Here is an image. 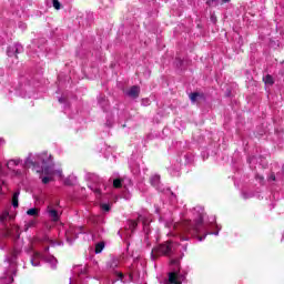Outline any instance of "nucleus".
Here are the masks:
<instances>
[{"mask_svg": "<svg viewBox=\"0 0 284 284\" xmlns=\"http://www.w3.org/2000/svg\"><path fill=\"white\" fill-rule=\"evenodd\" d=\"M42 164V174H45L42 178V183L48 185L50 181H52V174H54V164L52 163V155L48 154V152L39 153L36 155V160H32V154H30L27 160L24 161L26 168H31V165H39Z\"/></svg>", "mask_w": 284, "mask_h": 284, "instance_id": "f257e3e1", "label": "nucleus"}, {"mask_svg": "<svg viewBox=\"0 0 284 284\" xmlns=\"http://www.w3.org/2000/svg\"><path fill=\"white\" fill-rule=\"evenodd\" d=\"M19 194H20L19 191L13 193V196H12V206L13 207H19Z\"/></svg>", "mask_w": 284, "mask_h": 284, "instance_id": "4468645a", "label": "nucleus"}, {"mask_svg": "<svg viewBox=\"0 0 284 284\" xmlns=\"http://www.w3.org/2000/svg\"><path fill=\"white\" fill-rule=\"evenodd\" d=\"M174 252V245L172 242H168L166 244H161L156 246L151 252V258L154 261L156 256H170Z\"/></svg>", "mask_w": 284, "mask_h": 284, "instance_id": "20e7f679", "label": "nucleus"}, {"mask_svg": "<svg viewBox=\"0 0 284 284\" xmlns=\"http://www.w3.org/2000/svg\"><path fill=\"white\" fill-rule=\"evenodd\" d=\"M224 3H229L230 0H222Z\"/></svg>", "mask_w": 284, "mask_h": 284, "instance_id": "c9c22d12", "label": "nucleus"}, {"mask_svg": "<svg viewBox=\"0 0 284 284\" xmlns=\"http://www.w3.org/2000/svg\"><path fill=\"white\" fill-rule=\"evenodd\" d=\"M105 247V243L103 242H100L95 245V254H101V252H103Z\"/></svg>", "mask_w": 284, "mask_h": 284, "instance_id": "f3484780", "label": "nucleus"}, {"mask_svg": "<svg viewBox=\"0 0 284 284\" xmlns=\"http://www.w3.org/2000/svg\"><path fill=\"white\" fill-rule=\"evenodd\" d=\"M47 214L51 217V220L57 223L59 221V212L50 206L47 207Z\"/></svg>", "mask_w": 284, "mask_h": 284, "instance_id": "9d476101", "label": "nucleus"}, {"mask_svg": "<svg viewBox=\"0 0 284 284\" xmlns=\"http://www.w3.org/2000/svg\"><path fill=\"white\" fill-rule=\"evenodd\" d=\"M92 179H94L95 181H101L97 175L92 174Z\"/></svg>", "mask_w": 284, "mask_h": 284, "instance_id": "7c9ffc66", "label": "nucleus"}, {"mask_svg": "<svg viewBox=\"0 0 284 284\" xmlns=\"http://www.w3.org/2000/svg\"><path fill=\"white\" fill-rule=\"evenodd\" d=\"M40 212H41V210H39L37 207H32L27 211V215L33 216V219H37L39 216Z\"/></svg>", "mask_w": 284, "mask_h": 284, "instance_id": "f8f14e48", "label": "nucleus"}, {"mask_svg": "<svg viewBox=\"0 0 284 284\" xmlns=\"http://www.w3.org/2000/svg\"><path fill=\"white\" fill-rule=\"evenodd\" d=\"M110 267H113V268L119 267V260L118 258H112Z\"/></svg>", "mask_w": 284, "mask_h": 284, "instance_id": "b1692460", "label": "nucleus"}, {"mask_svg": "<svg viewBox=\"0 0 284 284\" xmlns=\"http://www.w3.org/2000/svg\"><path fill=\"white\" fill-rule=\"evenodd\" d=\"M65 185H70V182L65 181Z\"/></svg>", "mask_w": 284, "mask_h": 284, "instance_id": "58836bf2", "label": "nucleus"}, {"mask_svg": "<svg viewBox=\"0 0 284 284\" xmlns=\"http://www.w3.org/2000/svg\"><path fill=\"white\" fill-rule=\"evenodd\" d=\"M119 278L123 280V273H119Z\"/></svg>", "mask_w": 284, "mask_h": 284, "instance_id": "72a5a7b5", "label": "nucleus"}, {"mask_svg": "<svg viewBox=\"0 0 284 284\" xmlns=\"http://www.w3.org/2000/svg\"><path fill=\"white\" fill-rule=\"evenodd\" d=\"M215 227L217 230L216 232H209L203 237H199V241H203V239H205V236H207V234H211L213 236H219V232H221V226H219V224H216Z\"/></svg>", "mask_w": 284, "mask_h": 284, "instance_id": "2eb2a0df", "label": "nucleus"}, {"mask_svg": "<svg viewBox=\"0 0 284 284\" xmlns=\"http://www.w3.org/2000/svg\"><path fill=\"white\" fill-rule=\"evenodd\" d=\"M59 102H60V103H63V99L60 98V99H59Z\"/></svg>", "mask_w": 284, "mask_h": 284, "instance_id": "e433bc0d", "label": "nucleus"}, {"mask_svg": "<svg viewBox=\"0 0 284 284\" xmlns=\"http://www.w3.org/2000/svg\"><path fill=\"white\" fill-rule=\"evenodd\" d=\"M101 207L104 212H110V204H102Z\"/></svg>", "mask_w": 284, "mask_h": 284, "instance_id": "cd10ccee", "label": "nucleus"}, {"mask_svg": "<svg viewBox=\"0 0 284 284\" xmlns=\"http://www.w3.org/2000/svg\"><path fill=\"white\" fill-rule=\"evenodd\" d=\"M139 94H141V89L138 85H133L126 92V95L131 99H139Z\"/></svg>", "mask_w": 284, "mask_h": 284, "instance_id": "1a4fd4ad", "label": "nucleus"}, {"mask_svg": "<svg viewBox=\"0 0 284 284\" xmlns=\"http://www.w3.org/2000/svg\"><path fill=\"white\" fill-rule=\"evenodd\" d=\"M171 263H172V265H179V261H176V260H172Z\"/></svg>", "mask_w": 284, "mask_h": 284, "instance_id": "c756f323", "label": "nucleus"}, {"mask_svg": "<svg viewBox=\"0 0 284 284\" xmlns=\"http://www.w3.org/2000/svg\"><path fill=\"white\" fill-rule=\"evenodd\" d=\"M17 256H19V251H13L11 258L8 260L10 263V270L7 271L6 277H2L0 284H11L14 282V276H17Z\"/></svg>", "mask_w": 284, "mask_h": 284, "instance_id": "f03ea898", "label": "nucleus"}, {"mask_svg": "<svg viewBox=\"0 0 284 284\" xmlns=\"http://www.w3.org/2000/svg\"><path fill=\"white\" fill-rule=\"evenodd\" d=\"M182 241H190V236L179 235Z\"/></svg>", "mask_w": 284, "mask_h": 284, "instance_id": "c85d7f7f", "label": "nucleus"}, {"mask_svg": "<svg viewBox=\"0 0 284 284\" xmlns=\"http://www.w3.org/2000/svg\"><path fill=\"white\" fill-rule=\"evenodd\" d=\"M23 52V45L17 43L8 48L7 54L8 57H14V54H21Z\"/></svg>", "mask_w": 284, "mask_h": 284, "instance_id": "6e6552de", "label": "nucleus"}, {"mask_svg": "<svg viewBox=\"0 0 284 284\" xmlns=\"http://www.w3.org/2000/svg\"><path fill=\"white\" fill-rule=\"evenodd\" d=\"M79 234H81V227L70 226L69 230L65 232L67 242L72 245V241H74Z\"/></svg>", "mask_w": 284, "mask_h": 284, "instance_id": "423d86ee", "label": "nucleus"}, {"mask_svg": "<svg viewBox=\"0 0 284 284\" xmlns=\"http://www.w3.org/2000/svg\"><path fill=\"white\" fill-rule=\"evenodd\" d=\"M34 225H37V221L30 220L29 222H27L24 224V227H26V230H30V227H34Z\"/></svg>", "mask_w": 284, "mask_h": 284, "instance_id": "412c9836", "label": "nucleus"}, {"mask_svg": "<svg viewBox=\"0 0 284 284\" xmlns=\"http://www.w3.org/2000/svg\"><path fill=\"white\" fill-rule=\"evenodd\" d=\"M8 219H10V213L8 211H3L0 215L1 223H6V221H8Z\"/></svg>", "mask_w": 284, "mask_h": 284, "instance_id": "a211bd4d", "label": "nucleus"}, {"mask_svg": "<svg viewBox=\"0 0 284 284\" xmlns=\"http://www.w3.org/2000/svg\"><path fill=\"white\" fill-rule=\"evenodd\" d=\"M48 250H50V247H45V248H44V252H48Z\"/></svg>", "mask_w": 284, "mask_h": 284, "instance_id": "4c0bfd02", "label": "nucleus"}, {"mask_svg": "<svg viewBox=\"0 0 284 284\" xmlns=\"http://www.w3.org/2000/svg\"><path fill=\"white\" fill-rule=\"evenodd\" d=\"M190 99L192 103H196V99H199V93L197 92L191 93Z\"/></svg>", "mask_w": 284, "mask_h": 284, "instance_id": "4be33fe9", "label": "nucleus"}, {"mask_svg": "<svg viewBox=\"0 0 284 284\" xmlns=\"http://www.w3.org/2000/svg\"><path fill=\"white\" fill-rule=\"evenodd\" d=\"M57 174L60 176H63V172H61V171H57Z\"/></svg>", "mask_w": 284, "mask_h": 284, "instance_id": "473e14b6", "label": "nucleus"}, {"mask_svg": "<svg viewBox=\"0 0 284 284\" xmlns=\"http://www.w3.org/2000/svg\"><path fill=\"white\" fill-rule=\"evenodd\" d=\"M90 190H92L93 192H95V194H101V186H92V185H89Z\"/></svg>", "mask_w": 284, "mask_h": 284, "instance_id": "5701e85b", "label": "nucleus"}, {"mask_svg": "<svg viewBox=\"0 0 284 284\" xmlns=\"http://www.w3.org/2000/svg\"><path fill=\"white\" fill-rule=\"evenodd\" d=\"M45 261L47 263H50L51 266L57 267V258L52 255L45 256L43 253L36 252L33 256L31 257V265L33 267H39L41 265V262L39 260Z\"/></svg>", "mask_w": 284, "mask_h": 284, "instance_id": "39448f33", "label": "nucleus"}, {"mask_svg": "<svg viewBox=\"0 0 284 284\" xmlns=\"http://www.w3.org/2000/svg\"><path fill=\"white\" fill-rule=\"evenodd\" d=\"M139 221H141L143 223V225H148V223H150V221L145 220V217L143 215L139 216Z\"/></svg>", "mask_w": 284, "mask_h": 284, "instance_id": "bb28decb", "label": "nucleus"}, {"mask_svg": "<svg viewBox=\"0 0 284 284\" xmlns=\"http://www.w3.org/2000/svg\"><path fill=\"white\" fill-rule=\"evenodd\" d=\"M139 225V223H136V221H129L128 222V230H131V232H134V230H136V226Z\"/></svg>", "mask_w": 284, "mask_h": 284, "instance_id": "dca6fc26", "label": "nucleus"}, {"mask_svg": "<svg viewBox=\"0 0 284 284\" xmlns=\"http://www.w3.org/2000/svg\"><path fill=\"white\" fill-rule=\"evenodd\" d=\"M182 230L191 236H196L197 234H201L203 230V215H200L195 223H192L190 221L184 222L182 224Z\"/></svg>", "mask_w": 284, "mask_h": 284, "instance_id": "7ed1b4c3", "label": "nucleus"}, {"mask_svg": "<svg viewBox=\"0 0 284 284\" xmlns=\"http://www.w3.org/2000/svg\"><path fill=\"white\" fill-rule=\"evenodd\" d=\"M183 281H185V275H182L180 272L169 273L170 284H183Z\"/></svg>", "mask_w": 284, "mask_h": 284, "instance_id": "0eeeda50", "label": "nucleus"}, {"mask_svg": "<svg viewBox=\"0 0 284 284\" xmlns=\"http://www.w3.org/2000/svg\"><path fill=\"white\" fill-rule=\"evenodd\" d=\"M215 221H216V219L213 217L212 223H214Z\"/></svg>", "mask_w": 284, "mask_h": 284, "instance_id": "ea45409f", "label": "nucleus"}, {"mask_svg": "<svg viewBox=\"0 0 284 284\" xmlns=\"http://www.w3.org/2000/svg\"><path fill=\"white\" fill-rule=\"evenodd\" d=\"M0 250H6V245H1V246H0Z\"/></svg>", "mask_w": 284, "mask_h": 284, "instance_id": "f704fd0d", "label": "nucleus"}, {"mask_svg": "<svg viewBox=\"0 0 284 284\" xmlns=\"http://www.w3.org/2000/svg\"><path fill=\"white\" fill-rule=\"evenodd\" d=\"M113 187H121V180L116 179V180H113Z\"/></svg>", "mask_w": 284, "mask_h": 284, "instance_id": "a878e982", "label": "nucleus"}, {"mask_svg": "<svg viewBox=\"0 0 284 284\" xmlns=\"http://www.w3.org/2000/svg\"><path fill=\"white\" fill-rule=\"evenodd\" d=\"M270 179H271V181H276V176L275 175H271Z\"/></svg>", "mask_w": 284, "mask_h": 284, "instance_id": "2f4dec72", "label": "nucleus"}, {"mask_svg": "<svg viewBox=\"0 0 284 284\" xmlns=\"http://www.w3.org/2000/svg\"><path fill=\"white\" fill-rule=\"evenodd\" d=\"M19 163H21V159H16V160H10L9 162H7V168L12 169L16 168V165H19Z\"/></svg>", "mask_w": 284, "mask_h": 284, "instance_id": "ddd939ff", "label": "nucleus"}, {"mask_svg": "<svg viewBox=\"0 0 284 284\" xmlns=\"http://www.w3.org/2000/svg\"><path fill=\"white\" fill-rule=\"evenodd\" d=\"M53 8L55 10H61V2H59V0H53Z\"/></svg>", "mask_w": 284, "mask_h": 284, "instance_id": "393cba45", "label": "nucleus"}, {"mask_svg": "<svg viewBox=\"0 0 284 284\" xmlns=\"http://www.w3.org/2000/svg\"><path fill=\"white\" fill-rule=\"evenodd\" d=\"M264 83H266L268 85H274V78H272V75H266L264 78Z\"/></svg>", "mask_w": 284, "mask_h": 284, "instance_id": "aec40b11", "label": "nucleus"}, {"mask_svg": "<svg viewBox=\"0 0 284 284\" xmlns=\"http://www.w3.org/2000/svg\"><path fill=\"white\" fill-rule=\"evenodd\" d=\"M75 272L79 274V276H81L88 272V268L83 265H80L75 268Z\"/></svg>", "mask_w": 284, "mask_h": 284, "instance_id": "6ab92c4d", "label": "nucleus"}, {"mask_svg": "<svg viewBox=\"0 0 284 284\" xmlns=\"http://www.w3.org/2000/svg\"><path fill=\"white\" fill-rule=\"evenodd\" d=\"M150 181L153 187H156V190H161V175H153L151 176Z\"/></svg>", "mask_w": 284, "mask_h": 284, "instance_id": "9b49d317", "label": "nucleus"}]
</instances>
